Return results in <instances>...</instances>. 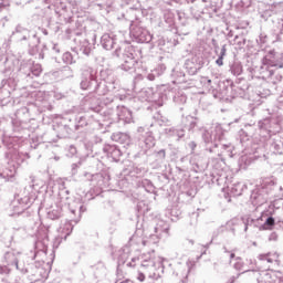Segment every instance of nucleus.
Masks as SVG:
<instances>
[{
	"mask_svg": "<svg viewBox=\"0 0 283 283\" xmlns=\"http://www.w3.org/2000/svg\"><path fill=\"white\" fill-rule=\"evenodd\" d=\"M90 200H94L92 192H84V197L74 200L70 197V190L62 185L56 203L46 209V218H49V220H59V218L63 216V207H67L71 222L77 224V222H81V216L87 211L84 205L85 202H90Z\"/></svg>",
	"mask_w": 283,
	"mask_h": 283,
	"instance_id": "f257e3e1",
	"label": "nucleus"
},
{
	"mask_svg": "<svg viewBox=\"0 0 283 283\" xmlns=\"http://www.w3.org/2000/svg\"><path fill=\"white\" fill-rule=\"evenodd\" d=\"M140 264V269L144 273L148 274L151 280H160L163 273H165V265L163 264V258L156 255V251L143 253L137 258H132L127 263V266L134 269L136 264Z\"/></svg>",
	"mask_w": 283,
	"mask_h": 283,
	"instance_id": "f03ea898",
	"label": "nucleus"
},
{
	"mask_svg": "<svg viewBox=\"0 0 283 283\" xmlns=\"http://www.w3.org/2000/svg\"><path fill=\"white\" fill-rule=\"evenodd\" d=\"M82 72V81L80 83L81 90H92V85H94V92L98 96H105L106 90L105 84L103 82L98 83V80L96 78V70H94L91 66L84 65L81 69Z\"/></svg>",
	"mask_w": 283,
	"mask_h": 283,
	"instance_id": "7ed1b4c3",
	"label": "nucleus"
},
{
	"mask_svg": "<svg viewBox=\"0 0 283 283\" xmlns=\"http://www.w3.org/2000/svg\"><path fill=\"white\" fill-rule=\"evenodd\" d=\"M275 185H277V182L273 177L263 179L261 185L255 188L250 196L253 207H262V205L269 200V196L272 193L273 189H275Z\"/></svg>",
	"mask_w": 283,
	"mask_h": 283,
	"instance_id": "20e7f679",
	"label": "nucleus"
},
{
	"mask_svg": "<svg viewBox=\"0 0 283 283\" xmlns=\"http://www.w3.org/2000/svg\"><path fill=\"white\" fill-rule=\"evenodd\" d=\"M139 98L147 101L148 103H155L157 107H163L169 98V85L163 84L157 87L156 92L154 88H145L139 92Z\"/></svg>",
	"mask_w": 283,
	"mask_h": 283,
	"instance_id": "39448f33",
	"label": "nucleus"
},
{
	"mask_svg": "<svg viewBox=\"0 0 283 283\" xmlns=\"http://www.w3.org/2000/svg\"><path fill=\"white\" fill-rule=\"evenodd\" d=\"M222 136H224V129H222V125L214 124L211 126L210 130L205 129L201 134L203 143L207 145H212L207 147V150L210 151V154H213L218 147H220V144L218 140H222Z\"/></svg>",
	"mask_w": 283,
	"mask_h": 283,
	"instance_id": "423d86ee",
	"label": "nucleus"
},
{
	"mask_svg": "<svg viewBox=\"0 0 283 283\" xmlns=\"http://www.w3.org/2000/svg\"><path fill=\"white\" fill-rule=\"evenodd\" d=\"M50 244V239L48 238L46 230H40L38 232L36 241L34 243V259L44 258L48 254V245Z\"/></svg>",
	"mask_w": 283,
	"mask_h": 283,
	"instance_id": "0eeeda50",
	"label": "nucleus"
},
{
	"mask_svg": "<svg viewBox=\"0 0 283 283\" xmlns=\"http://www.w3.org/2000/svg\"><path fill=\"white\" fill-rule=\"evenodd\" d=\"M202 65H205V57L201 50L196 51L195 57L186 60L185 63V67L191 76L198 74V71L202 70Z\"/></svg>",
	"mask_w": 283,
	"mask_h": 283,
	"instance_id": "6e6552de",
	"label": "nucleus"
},
{
	"mask_svg": "<svg viewBox=\"0 0 283 283\" xmlns=\"http://www.w3.org/2000/svg\"><path fill=\"white\" fill-rule=\"evenodd\" d=\"M30 192L19 196L11 202L13 213L11 216H21L30 207Z\"/></svg>",
	"mask_w": 283,
	"mask_h": 283,
	"instance_id": "1a4fd4ad",
	"label": "nucleus"
},
{
	"mask_svg": "<svg viewBox=\"0 0 283 283\" xmlns=\"http://www.w3.org/2000/svg\"><path fill=\"white\" fill-rule=\"evenodd\" d=\"M122 61H124L120 64V70L124 72H134L136 70V57L134 56V48L128 46L125 49L124 53L122 54Z\"/></svg>",
	"mask_w": 283,
	"mask_h": 283,
	"instance_id": "9d476101",
	"label": "nucleus"
},
{
	"mask_svg": "<svg viewBox=\"0 0 283 283\" xmlns=\"http://www.w3.org/2000/svg\"><path fill=\"white\" fill-rule=\"evenodd\" d=\"M17 90V82L12 77L2 81V87H0V103L6 105L10 103V95Z\"/></svg>",
	"mask_w": 283,
	"mask_h": 283,
	"instance_id": "9b49d317",
	"label": "nucleus"
},
{
	"mask_svg": "<svg viewBox=\"0 0 283 283\" xmlns=\"http://www.w3.org/2000/svg\"><path fill=\"white\" fill-rule=\"evenodd\" d=\"M259 265L261 269H264V271H271V264L280 265V254L276 252H269L265 254H259L258 256Z\"/></svg>",
	"mask_w": 283,
	"mask_h": 283,
	"instance_id": "f8f14e48",
	"label": "nucleus"
},
{
	"mask_svg": "<svg viewBox=\"0 0 283 283\" xmlns=\"http://www.w3.org/2000/svg\"><path fill=\"white\" fill-rule=\"evenodd\" d=\"M19 72L29 78H34V76H41L43 69L41 67V64H32V62H29L27 64H21Z\"/></svg>",
	"mask_w": 283,
	"mask_h": 283,
	"instance_id": "ddd939ff",
	"label": "nucleus"
},
{
	"mask_svg": "<svg viewBox=\"0 0 283 283\" xmlns=\"http://www.w3.org/2000/svg\"><path fill=\"white\" fill-rule=\"evenodd\" d=\"M23 159L17 161V165L9 163L8 167L0 174V178H3L6 182H17V169H19V165Z\"/></svg>",
	"mask_w": 283,
	"mask_h": 283,
	"instance_id": "4468645a",
	"label": "nucleus"
},
{
	"mask_svg": "<svg viewBox=\"0 0 283 283\" xmlns=\"http://www.w3.org/2000/svg\"><path fill=\"white\" fill-rule=\"evenodd\" d=\"M57 233L60 234L55 237L53 241V249H59L61 242H63V240H66L67 235L72 233V223L66 222L64 227H60V229H57Z\"/></svg>",
	"mask_w": 283,
	"mask_h": 283,
	"instance_id": "2eb2a0df",
	"label": "nucleus"
},
{
	"mask_svg": "<svg viewBox=\"0 0 283 283\" xmlns=\"http://www.w3.org/2000/svg\"><path fill=\"white\" fill-rule=\"evenodd\" d=\"M103 151L108 156V158H112L115 163H118L120 160V156H123V151H120V148L118 146L114 145H104Z\"/></svg>",
	"mask_w": 283,
	"mask_h": 283,
	"instance_id": "dca6fc26",
	"label": "nucleus"
},
{
	"mask_svg": "<svg viewBox=\"0 0 283 283\" xmlns=\"http://www.w3.org/2000/svg\"><path fill=\"white\" fill-rule=\"evenodd\" d=\"M101 76L104 81L103 85L104 86V90L106 91L107 93V85H114L116 83V77L114 76V73H112L111 70H104V71H101Z\"/></svg>",
	"mask_w": 283,
	"mask_h": 283,
	"instance_id": "f3484780",
	"label": "nucleus"
},
{
	"mask_svg": "<svg viewBox=\"0 0 283 283\" xmlns=\"http://www.w3.org/2000/svg\"><path fill=\"white\" fill-rule=\"evenodd\" d=\"M117 116L119 120L124 123H132L134 120V116L132 115V111L129 108L122 106L118 108Z\"/></svg>",
	"mask_w": 283,
	"mask_h": 283,
	"instance_id": "a211bd4d",
	"label": "nucleus"
},
{
	"mask_svg": "<svg viewBox=\"0 0 283 283\" xmlns=\"http://www.w3.org/2000/svg\"><path fill=\"white\" fill-rule=\"evenodd\" d=\"M277 280V276L275 275V272H266V270L261 271L260 277L258 279L259 282L264 283H275Z\"/></svg>",
	"mask_w": 283,
	"mask_h": 283,
	"instance_id": "6ab92c4d",
	"label": "nucleus"
},
{
	"mask_svg": "<svg viewBox=\"0 0 283 283\" xmlns=\"http://www.w3.org/2000/svg\"><path fill=\"white\" fill-rule=\"evenodd\" d=\"M112 139L120 145H129L132 143V138L126 133H114Z\"/></svg>",
	"mask_w": 283,
	"mask_h": 283,
	"instance_id": "aec40b11",
	"label": "nucleus"
},
{
	"mask_svg": "<svg viewBox=\"0 0 283 283\" xmlns=\"http://www.w3.org/2000/svg\"><path fill=\"white\" fill-rule=\"evenodd\" d=\"M277 61V53L275 50H270L268 54L263 57V65H270L271 67H275Z\"/></svg>",
	"mask_w": 283,
	"mask_h": 283,
	"instance_id": "412c9836",
	"label": "nucleus"
},
{
	"mask_svg": "<svg viewBox=\"0 0 283 283\" xmlns=\"http://www.w3.org/2000/svg\"><path fill=\"white\" fill-rule=\"evenodd\" d=\"M78 41L81 52H83V54L86 56H90L93 48L92 43H90V40L85 36H82Z\"/></svg>",
	"mask_w": 283,
	"mask_h": 283,
	"instance_id": "4be33fe9",
	"label": "nucleus"
},
{
	"mask_svg": "<svg viewBox=\"0 0 283 283\" xmlns=\"http://www.w3.org/2000/svg\"><path fill=\"white\" fill-rule=\"evenodd\" d=\"M127 260H129V248H124L123 250L119 251V255H118V260H117V264L118 266H123L129 263L127 262Z\"/></svg>",
	"mask_w": 283,
	"mask_h": 283,
	"instance_id": "5701e85b",
	"label": "nucleus"
},
{
	"mask_svg": "<svg viewBox=\"0 0 283 283\" xmlns=\"http://www.w3.org/2000/svg\"><path fill=\"white\" fill-rule=\"evenodd\" d=\"M248 269H245L242 273H249V271H262V265L260 262L254 259H247Z\"/></svg>",
	"mask_w": 283,
	"mask_h": 283,
	"instance_id": "b1692460",
	"label": "nucleus"
},
{
	"mask_svg": "<svg viewBox=\"0 0 283 283\" xmlns=\"http://www.w3.org/2000/svg\"><path fill=\"white\" fill-rule=\"evenodd\" d=\"M116 43V39L112 36H102L101 45L104 50H112L114 44Z\"/></svg>",
	"mask_w": 283,
	"mask_h": 283,
	"instance_id": "393cba45",
	"label": "nucleus"
},
{
	"mask_svg": "<svg viewBox=\"0 0 283 283\" xmlns=\"http://www.w3.org/2000/svg\"><path fill=\"white\" fill-rule=\"evenodd\" d=\"M143 138L146 149H151L156 145V139L151 132H146Z\"/></svg>",
	"mask_w": 283,
	"mask_h": 283,
	"instance_id": "a878e982",
	"label": "nucleus"
},
{
	"mask_svg": "<svg viewBox=\"0 0 283 283\" xmlns=\"http://www.w3.org/2000/svg\"><path fill=\"white\" fill-rule=\"evenodd\" d=\"M244 189H247V185H244L242 182H237V184L232 185L231 193H232V196H242V191H244Z\"/></svg>",
	"mask_w": 283,
	"mask_h": 283,
	"instance_id": "bb28decb",
	"label": "nucleus"
},
{
	"mask_svg": "<svg viewBox=\"0 0 283 283\" xmlns=\"http://www.w3.org/2000/svg\"><path fill=\"white\" fill-rule=\"evenodd\" d=\"M4 260L8 266H19V260H17V256H14V253L12 252H7L4 254Z\"/></svg>",
	"mask_w": 283,
	"mask_h": 283,
	"instance_id": "cd10ccee",
	"label": "nucleus"
},
{
	"mask_svg": "<svg viewBox=\"0 0 283 283\" xmlns=\"http://www.w3.org/2000/svg\"><path fill=\"white\" fill-rule=\"evenodd\" d=\"M275 227V219L273 217L265 218L264 223L260 227L263 231H271Z\"/></svg>",
	"mask_w": 283,
	"mask_h": 283,
	"instance_id": "c85d7f7f",
	"label": "nucleus"
},
{
	"mask_svg": "<svg viewBox=\"0 0 283 283\" xmlns=\"http://www.w3.org/2000/svg\"><path fill=\"white\" fill-rule=\"evenodd\" d=\"M262 218H264V217H261L259 219H253L251 217H248V218L243 219V223H244V227H245L244 231H248L249 227H258V222L260 220H262Z\"/></svg>",
	"mask_w": 283,
	"mask_h": 283,
	"instance_id": "c756f323",
	"label": "nucleus"
},
{
	"mask_svg": "<svg viewBox=\"0 0 283 283\" xmlns=\"http://www.w3.org/2000/svg\"><path fill=\"white\" fill-rule=\"evenodd\" d=\"M39 43H40L39 38L33 36L31 40V44H30L31 49L29 50V53L31 54V56H34V54H36V52H39Z\"/></svg>",
	"mask_w": 283,
	"mask_h": 283,
	"instance_id": "7c9ffc66",
	"label": "nucleus"
},
{
	"mask_svg": "<svg viewBox=\"0 0 283 283\" xmlns=\"http://www.w3.org/2000/svg\"><path fill=\"white\" fill-rule=\"evenodd\" d=\"M230 72L233 76H240V74H242V64H240V62H234L230 66Z\"/></svg>",
	"mask_w": 283,
	"mask_h": 283,
	"instance_id": "2f4dec72",
	"label": "nucleus"
},
{
	"mask_svg": "<svg viewBox=\"0 0 283 283\" xmlns=\"http://www.w3.org/2000/svg\"><path fill=\"white\" fill-rule=\"evenodd\" d=\"M167 132L169 136H177L178 140H180V138H185L184 129L168 128Z\"/></svg>",
	"mask_w": 283,
	"mask_h": 283,
	"instance_id": "473e14b6",
	"label": "nucleus"
},
{
	"mask_svg": "<svg viewBox=\"0 0 283 283\" xmlns=\"http://www.w3.org/2000/svg\"><path fill=\"white\" fill-rule=\"evenodd\" d=\"M72 134V128L67 125L60 126V138H69Z\"/></svg>",
	"mask_w": 283,
	"mask_h": 283,
	"instance_id": "72a5a7b5",
	"label": "nucleus"
},
{
	"mask_svg": "<svg viewBox=\"0 0 283 283\" xmlns=\"http://www.w3.org/2000/svg\"><path fill=\"white\" fill-rule=\"evenodd\" d=\"M174 103H176V105H185L187 103V95L177 93L174 96Z\"/></svg>",
	"mask_w": 283,
	"mask_h": 283,
	"instance_id": "f704fd0d",
	"label": "nucleus"
},
{
	"mask_svg": "<svg viewBox=\"0 0 283 283\" xmlns=\"http://www.w3.org/2000/svg\"><path fill=\"white\" fill-rule=\"evenodd\" d=\"M62 61L69 65H72V63H76V60H74V55L70 52H65L62 56Z\"/></svg>",
	"mask_w": 283,
	"mask_h": 283,
	"instance_id": "c9c22d12",
	"label": "nucleus"
},
{
	"mask_svg": "<svg viewBox=\"0 0 283 283\" xmlns=\"http://www.w3.org/2000/svg\"><path fill=\"white\" fill-rule=\"evenodd\" d=\"M235 261H237L234 263L235 271H247V265L244 264V262H242V258L238 256Z\"/></svg>",
	"mask_w": 283,
	"mask_h": 283,
	"instance_id": "e433bc0d",
	"label": "nucleus"
},
{
	"mask_svg": "<svg viewBox=\"0 0 283 283\" xmlns=\"http://www.w3.org/2000/svg\"><path fill=\"white\" fill-rule=\"evenodd\" d=\"M153 72H155L156 76H163L167 72V66L165 64H158Z\"/></svg>",
	"mask_w": 283,
	"mask_h": 283,
	"instance_id": "4c0bfd02",
	"label": "nucleus"
},
{
	"mask_svg": "<svg viewBox=\"0 0 283 283\" xmlns=\"http://www.w3.org/2000/svg\"><path fill=\"white\" fill-rule=\"evenodd\" d=\"M11 125L13 126L14 132H19V129H21V122L17 118V115L11 117Z\"/></svg>",
	"mask_w": 283,
	"mask_h": 283,
	"instance_id": "58836bf2",
	"label": "nucleus"
},
{
	"mask_svg": "<svg viewBox=\"0 0 283 283\" xmlns=\"http://www.w3.org/2000/svg\"><path fill=\"white\" fill-rule=\"evenodd\" d=\"M187 123L186 126L188 127L189 132H191V129H193L196 127V118H193V116H187L186 117Z\"/></svg>",
	"mask_w": 283,
	"mask_h": 283,
	"instance_id": "ea45409f",
	"label": "nucleus"
},
{
	"mask_svg": "<svg viewBox=\"0 0 283 283\" xmlns=\"http://www.w3.org/2000/svg\"><path fill=\"white\" fill-rule=\"evenodd\" d=\"M154 229H155L156 235L151 234V238H160V234L163 233V231H164L165 233H167V232L169 231L170 227H169V224H168V228H166V229H164V230L160 229V228H158V227H155Z\"/></svg>",
	"mask_w": 283,
	"mask_h": 283,
	"instance_id": "a19ab883",
	"label": "nucleus"
},
{
	"mask_svg": "<svg viewBox=\"0 0 283 283\" xmlns=\"http://www.w3.org/2000/svg\"><path fill=\"white\" fill-rule=\"evenodd\" d=\"M48 48H50L51 50H53V52H55L56 54H59V52H61V49L59 48L57 43H49Z\"/></svg>",
	"mask_w": 283,
	"mask_h": 283,
	"instance_id": "79ce46f5",
	"label": "nucleus"
},
{
	"mask_svg": "<svg viewBox=\"0 0 283 283\" xmlns=\"http://www.w3.org/2000/svg\"><path fill=\"white\" fill-rule=\"evenodd\" d=\"M62 74H63L64 76H66V78L72 77V76H73V75H72V69H70V66L64 67V70L62 71Z\"/></svg>",
	"mask_w": 283,
	"mask_h": 283,
	"instance_id": "37998d69",
	"label": "nucleus"
},
{
	"mask_svg": "<svg viewBox=\"0 0 283 283\" xmlns=\"http://www.w3.org/2000/svg\"><path fill=\"white\" fill-rule=\"evenodd\" d=\"M234 42H237L238 45H240V48H242V45H244V43H247V40H244L243 36H235Z\"/></svg>",
	"mask_w": 283,
	"mask_h": 283,
	"instance_id": "c03bdc74",
	"label": "nucleus"
},
{
	"mask_svg": "<svg viewBox=\"0 0 283 283\" xmlns=\"http://www.w3.org/2000/svg\"><path fill=\"white\" fill-rule=\"evenodd\" d=\"M84 125H87V122L85 120V117L81 116L78 119V124L75 125V129H78V127H83Z\"/></svg>",
	"mask_w": 283,
	"mask_h": 283,
	"instance_id": "a18cd8bd",
	"label": "nucleus"
},
{
	"mask_svg": "<svg viewBox=\"0 0 283 283\" xmlns=\"http://www.w3.org/2000/svg\"><path fill=\"white\" fill-rule=\"evenodd\" d=\"M53 96L56 101H61V98H65V95L59 91H55Z\"/></svg>",
	"mask_w": 283,
	"mask_h": 283,
	"instance_id": "49530a36",
	"label": "nucleus"
},
{
	"mask_svg": "<svg viewBox=\"0 0 283 283\" xmlns=\"http://www.w3.org/2000/svg\"><path fill=\"white\" fill-rule=\"evenodd\" d=\"M137 132H138L139 136L142 138H144L145 134H147V132H149V130H147V128H145V127H138Z\"/></svg>",
	"mask_w": 283,
	"mask_h": 283,
	"instance_id": "de8ad7c7",
	"label": "nucleus"
},
{
	"mask_svg": "<svg viewBox=\"0 0 283 283\" xmlns=\"http://www.w3.org/2000/svg\"><path fill=\"white\" fill-rule=\"evenodd\" d=\"M224 56H227V45H223L221 48L220 54H219V59H224Z\"/></svg>",
	"mask_w": 283,
	"mask_h": 283,
	"instance_id": "09e8293b",
	"label": "nucleus"
},
{
	"mask_svg": "<svg viewBox=\"0 0 283 283\" xmlns=\"http://www.w3.org/2000/svg\"><path fill=\"white\" fill-rule=\"evenodd\" d=\"M210 165H212L214 169H218V166L220 165V159L212 158Z\"/></svg>",
	"mask_w": 283,
	"mask_h": 283,
	"instance_id": "8fccbe9b",
	"label": "nucleus"
},
{
	"mask_svg": "<svg viewBox=\"0 0 283 283\" xmlns=\"http://www.w3.org/2000/svg\"><path fill=\"white\" fill-rule=\"evenodd\" d=\"M201 83L207 85V87H211V80L209 77H202Z\"/></svg>",
	"mask_w": 283,
	"mask_h": 283,
	"instance_id": "3c124183",
	"label": "nucleus"
},
{
	"mask_svg": "<svg viewBox=\"0 0 283 283\" xmlns=\"http://www.w3.org/2000/svg\"><path fill=\"white\" fill-rule=\"evenodd\" d=\"M137 280H139V282H145V272L143 269H140V272L137 275Z\"/></svg>",
	"mask_w": 283,
	"mask_h": 283,
	"instance_id": "603ef678",
	"label": "nucleus"
},
{
	"mask_svg": "<svg viewBox=\"0 0 283 283\" xmlns=\"http://www.w3.org/2000/svg\"><path fill=\"white\" fill-rule=\"evenodd\" d=\"M156 75L154 71H151L150 73L147 74V80L148 81H156Z\"/></svg>",
	"mask_w": 283,
	"mask_h": 283,
	"instance_id": "864d4df0",
	"label": "nucleus"
},
{
	"mask_svg": "<svg viewBox=\"0 0 283 283\" xmlns=\"http://www.w3.org/2000/svg\"><path fill=\"white\" fill-rule=\"evenodd\" d=\"M157 156H158V158H160V160H165V156H166L165 149L159 150L157 153Z\"/></svg>",
	"mask_w": 283,
	"mask_h": 283,
	"instance_id": "5fc2aeb1",
	"label": "nucleus"
},
{
	"mask_svg": "<svg viewBox=\"0 0 283 283\" xmlns=\"http://www.w3.org/2000/svg\"><path fill=\"white\" fill-rule=\"evenodd\" d=\"M93 143H94L95 145H98V143H103V138H101L99 136H94V137H93Z\"/></svg>",
	"mask_w": 283,
	"mask_h": 283,
	"instance_id": "6e6d98bb",
	"label": "nucleus"
},
{
	"mask_svg": "<svg viewBox=\"0 0 283 283\" xmlns=\"http://www.w3.org/2000/svg\"><path fill=\"white\" fill-rule=\"evenodd\" d=\"M223 61H224V57H218L216 63H217V65L222 66V65H224Z\"/></svg>",
	"mask_w": 283,
	"mask_h": 283,
	"instance_id": "4d7b16f0",
	"label": "nucleus"
},
{
	"mask_svg": "<svg viewBox=\"0 0 283 283\" xmlns=\"http://www.w3.org/2000/svg\"><path fill=\"white\" fill-rule=\"evenodd\" d=\"M134 174H136V176H140L143 174V169L134 168Z\"/></svg>",
	"mask_w": 283,
	"mask_h": 283,
	"instance_id": "13d9d810",
	"label": "nucleus"
},
{
	"mask_svg": "<svg viewBox=\"0 0 283 283\" xmlns=\"http://www.w3.org/2000/svg\"><path fill=\"white\" fill-rule=\"evenodd\" d=\"M188 145H189L190 149H192V151L197 147L196 142H190Z\"/></svg>",
	"mask_w": 283,
	"mask_h": 283,
	"instance_id": "bf43d9fd",
	"label": "nucleus"
},
{
	"mask_svg": "<svg viewBox=\"0 0 283 283\" xmlns=\"http://www.w3.org/2000/svg\"><path fill=\"white\" fill-rule=\"evenodd\" d=\"M119 52H120V50L116 49L115 52H114L115 56H120Z\"/></svg>",
	"mask_w": 283,
	"mask_h": 283,
	"instance_id": "052dcab7",
	"label": "nucleus"
},
{
	"mask_svg": "<svg viewBox=\"0 0 283 283\" xmlns=\"http://www.w3.org/2000/svg\"><path fill=\"white\" fill-rule=\"evenodd\" d=\"M270 209H275V201L270 205Z\"/></svg>",
	"mask_w": 283,
	"mask_h": 283,
	"instance_id": "680f3d73",
	"label": "nucleus"
},
{
	"mask_svg": "<svg viewBox=\"0 0 283 283\" xmlns=\"http://www.w3.org/2000/svg\"><path fill=\"white\" fill-rule=\"evenodd\" d=\"M233 258H235V253L231 252L230 253V260H233Z\"/></svg>",
	"mask_w": 283,
	"mask_h": 283,
	"instance_id": "e2e57ef3",
	"label": "nucleus"
},
{
	"mask_svg": "<svg viewBox=\"0 0 283 283\" xmlns=\"http://www.w3.org/2000/svg\"><path fill=\"white\" fill-rule=\"evenodd\" d=\"M177 76H178L179 78H182V76H185V73L180 72Z\"/></svg>",
	"mask_w": 283,
	"mask_h": 283,
	"instance_id": "0e129e2a",
	"label": "nucleus"
},
{
	"mask_svg": "<svg viewBox=\"0 0 283 283\" xmlns=\"http://www.w3.org/2000/svg\"><path fill=\"white\" fill-rule=\"evenodd\" d=\"M71 151H72V154H74V151H76V148L75 147H71Z\"/></svg>",
	"mask_w": 283,
	"mask_h": 283,
	"instance_id": "69168bd1",
	"label": "nucleus"
},
{
	"mask_svg": "<svg viewBox=\"0 0 283 283\" xmlns=\"http://www.w3.org/2000/svg\"><path fill=\"white\" fill-rule=\"evenodd\" d=\"M274 149H280V145L274 144Z\"/></svg>",
	"mask_w": 283,
	"mask_h": 283,
	"instance_id": "338daca9",
	"label": "nucleus"
},
{
	"mask_svg": "<svg viewBox=\"0 0 283 283\" xmlns=\"http://www.w3.org/2000/svg\"><path fill=\"white\" fill-rule=\"evenodd\" d=\"M151 39H154V38H153V36H149L148 39H146V41L149 42V41H151Z\"/></svg>",
	"mask_w": 283,
	"mask_h": 283,
	"instance_id": "774afa93",
	"label": "nucleus"
}]
</instances>
